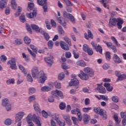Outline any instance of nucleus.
I'll list each match as a JSON object with an SVG mask.
<instances>
[{"label": "nucleus", "mask_w": 126, "mask_h": 126, "mask_svg": "<svg viewBox=\"0 0 126 126\" xmlns=\"http://www.w3.org/2000/svg\"><path fill=\"white\" fill-rule=\"evenodd\" d=\"M11 6L13 9H16V0H11Z\"/></svg>", "instance_id": "nucleus-36"}, {"label": "nucleus", "mask_w": 126, "mask_h": 126, "mask_svg": "<svg viewBox=\"0 0 126 126\" xmlns=\"http://www.w3.org/2000/svg\"><path fill=\"white\" fill-rule=\"evenodd\" d=\"M36 14H37V10L34 9L32 13L27 14V16L28 18H33L34 16H36Z\"/></svg>", "instance_id": "nucleus-29"}, {"label": "nucleus", "mask_w": 126, "mask_h": 126, "mask_svg": "<svg viewBox=\"0 0 126 126\" xmlns=\"http://www.w3.org/2000/svg\"><path fill=\"white\" fill-rule=\"evenodd\" d=\"M0 59L1 62H3V63L6 62V60H7L6 56H5V55H1L0 57Z\"/></svg>", "instance_id": "nucleus-60"}, {"label": "nucleus", "mask_w": 126, "mask_h": 126, "mask_svg": "<svg viewBox=\"0 0 126 126\" xmlns=\"http://www.w3.org/2000/svg\"><path fill=\"white\" fill-rule=\"evenodd\" d=\"M7 85H10V84H14L15 83V80L14 79H9L6 81Z\"/></svg>", "instance_id": "nucleus-39"}, {"label": "nucleus", "mask_w": 126, "mask_h": 126, "mask_svg": "<svg viewBox=\"0 0 126 126\" xmlns=\"http://www.w3.org/2000/svg\"><path fill=\"white\" fill-rule=\"evenodd\" d=\"M7 0H1L0 1V8H4L6 5Z\"/></svg>", "instance_id": "nucleus-31"}, {"label": "nucleus", "mask_w": 126, "mask_h": 126, "mask_svg": "<svg viewBox=\"0 0 126 126\" xmlns=\"http://www.w3.org/2000/svg\"><path fill=\"white\" fill-rule=\"evenodd\" d=\"M90 48H89V46L87 45V44H85L83 46V50L84 52H85L86 53Z\"/></svg>", "instance_id": "nucleus-43"}, {"label": "nucleus", "mask_w": 126, "mask_h": 126, "mask_svg": "<svg viewBox=\"0 0 126 126\" xmlns=\"http://www.w3.org/2000/svg\"><path fill=\"white\" fill-rule=\"evenodd\" d=\"M21 11H22V7L18 6L16 12V16H19L21 13Z\"/></svg>", "instance_id": "nucleus-42"}, {"label": "nucleus", "mask_w": 126, "mask_h": 126, "mask_svg": "<svg viewBox=\"0 0 126 126\" xmlns=\"http://www.w3.org/2000/svg\"><path fill=\"white\" fill-rule=\"evenodd\" d=\"M30 48H31V49H32V51H33L34 53H35V54H37V48H36V47H35L33 45H31Z\"/></svg>", "instance_id": "nucleus-61"}, {"label": "nucleus", "mask_w": 126, "mask_h": 126, "mask_svg": "<svg viewBox=\"0 0 126 126\" xmlns=\"http://www.w3.org/2000/svg\"><path fill=\"white\" fill-rule=\"evenodd\" d=\"M58 32L60 35H64V31L61 26H58Z\"/></svg>", "instance_id": "nucleus-34"}, {"label": "nucleus", "mask_w": 126, "mask_h": 126, "mask_svg": "<svg viewBox=\"0 0 126 126\" xmlns=\"http://www.w3.org/2000/svg\"><path fill=\"white\" fill-rule=\"evenodd\" d=\"M20 20H21V22H23V23H24V22L26 21L25 15H24V14H22L21 16L20 17Z\"/></svg>", "instance_id": "nucleus-51"}, {"label": "nucleus", "mask_w": 126, "mask_h": 126, "mask_svg": "<svg viewBox=\"0 0 126 126\" xmlns=\"http://www.w3.org/2000/svg\"><path fill=\"white\" fill-rule=\"evenodd\" d=\"M31 28L33 30H35L36 32H42L43 31L42 29L39 28V27L36 25H31Z\"/></svg>", "instance_id": "nucleus-24"}, {"label": "nucleus", "mask_w": 126, "mask_h": 126, "mask_svg": "<svg viewBox=\"0 0 126 126\" xmlns=\"http://www.w3.org/2000/svg\"><path fill=\"white\" fill-rule=\"evenodd\" d=\"M25 116V113L23 112H19L16 114L17 122H20L23 118V117Z\"/></svg>", "instance_id": "nucleus-14"}, {"label": "nucleus", "mask_w": 126, "mask_h": 126, "mask_svg": "<svg viewBox=\"0 0 126 126\" xmlns=\"http://www.w3.org/2000/svg\"><path fill=\"white\" fill-rule=\"evenodd\" d=\"M48 46L49 49H52L54 46V43L52 40H49L48 42Z\"/></svg>", "instance_id": "nucleus-53"}, {"label": "nucleus", "mask_w": 126, "mask_h": 126, "mask_svg": "<svg viewBox=\"0 0 126 126\" xmlns=\"http://www.w3.org/2000/svg\"><path fill=\"white\" fill-rule=\"evenodd\" d=\"M115 75L118 77L117 81H122V80H124V79H126V74H122L120 75V71H115Z\"/></svg>", "instance_id": "nucleus-10"}, {"label": "nucleus", "mask_w": 126, "mask_h": 126, "mask_svg": "<svg viewBox=\"0 0 126 126\" xmlns=\"http://www.w3.org/2000/svg\"><path fill=\"white\" fill-rule=\"evenodd\" d=\"M117 28L118 29H122L123 24H124V20L121 18H117Z\"/></svg>", "instance_id": "nucleus-16"}, {"label": "nucleus", "mask_w": 126, "mask_h": 126, "mask_svg": "<svg viewBox=\"0 0 126 126\" xmlns=\"http://www.w3.org/2000/svg\"><path fill=\"white\" fill-rule=\"evenodd\" d=\"M84 70L85 72H86V73H88L89 76H91V77H92L94 76V71H93V70L92 68L87 67L84 68Z\"/></svg>", "instance_id": "nucleus-12"}, {"label": "nucleus", "mask_w": 126, "mask_h": 126, "mask_svg": "<svg viewBox=\"0 0 126 126\" xmlns=\"http://www.w3.org/2000/svg\"><path fill=\"white\" fill-rule=\"evenodd\" d=\"M112 100L114 103H118L119 102V97L117 95H114L112 97Z\"/></svg>", "instance_id": "nucleus-47"}, {"label": "nucleus", "mask_w": 126, "mask_h": 126, "mask_svg": "<svg viewBox=\"0 0 126 126\" xmlns=\"http://www.w3.org/2000/svg\"><path fill=\"white\" fill-rule=\"evenodd\" d=\"M57 124L59 126H65V123L64 121L62 122L60 120L57 121Z\"/></svg>", "instance_id": "nucleus-56"}, {"label": "nucleus", "mask_w": 126, "mask_h": 126, "mask_svg": "<svg viewBox=\"0 0 126 126\" xmlns=\"http://www.w3.org/2000/svg\"><path fill=\"white\" fill-rule=\"evenodd\" d=\"M106 112L105 110L100 108L97 114L103 117V119H107V114H106Z\"/></svg>", "instance_id": "nucleus-20"}, {"label": "nucleus", "mask_w": 126, "mask_h": 126, "mask_svg": "<svg viewBox=\"0 0 126 126\" xmlns=\"http://www.w3.org/2000/svg\"><path fill=\"white\" fill-rule=\"evenodd\" d=\"M28 8L30 10H32L34 8V3L32 2L28 3Z\"/></svg>", "instance_id": "nucleus-54"}, {"label": "nucleus", "mask_w": 126, "mask_h": 126, "mask_svg": "<svg viewBox=\"0 0 126 126\" xmlns=\"http://www.w3.org/2000/svg\"><path fill=\"white\" fill-rule=\"evenodd\" d=\"M69 18L71 22H72L73 24H75V19L74 18V17L71 14L69 15Z\"/></svg>", "instance_id": "nucleus-46"}, {"label": "nucleus", "mask_w": 126, "mask_h": 126, "mask_svg": "<svg viewBox=\"0 0 126 126\" xmlns=\"http://www.w3.org/2000/svg\"><path fill=\"white\" fill-rule=\"evenodd\" d=\"M63 78H64V73L62 72L59 75L58 79H59V80H62L63 79Z\"/></svg>", "instance_id": "nucleus-58"}, {"label": "nucleus", "mask_w": 126, "mask_h": 126, "mask_svg": "<svg viewBox=\"0 0 126 126\" xmlns=\"http://www.w3.org/2000/svg\"><path fill=\"white\" fill-rule=\"evenodd\" d=\"M59 108L61 110H64L65 108V103L64 102L60 103Z\"/></svg>", "instance_id": "nucleus-48"}, {"label": "nucleus", "mask_w": 126, "mask_h": 126, "mask_svg": "<svg viewBox=\"0 0 126 126\" xmlns=\"http://www.w3.org/2000/svg\"><path fill=\"white\" fill-rule=\"evenodd\" d=\"M53 57H47L44 59L45 62L48 63L49 66H51L52 64H53Z\"/></svg>", "instance_id": "nucleus-21"}, {"label": "nucleus", "mask_w": 126, "mask_h": 126, "mask_svg": "<svg viewBox=\"0 0 126 126\" xmlns=\"http://www.w3.org/2000/svg\"><path fill=\"white\" fill-rule=\"evenodd\" d=\"M60 46L64 51H69V47H68V45L65 42L62 41H60Z\"/></svg>", "instance_id": "nucleus-15"}, {"label": "nucleus", "mask_w": 126, "mask_h": 126, "mask_svg": "<svg viewBox=\"0 0 126 126\" xmlns=\"http://www.w3.org/2000/svg\"><path fill=\"white\" fill-rule=\"evenodd\" d=\"M113 119L116 122V125H119L121 123V120L119 119L118 115L115 114L113 116Z\"/></svg>", "instance_id": "nucleus-33"}, {"label": "nucleus", "mask_w": 126, "mask_h": 126, "mask_svg": "<svg viewBox=\"0 0 126 126\" xmlns=\"http://www.w3.org/2000/svg\"><path fill=\"white\" fill-rule=\"evenodd\" d=\"M109 52H106L105 53V57L107 61L111 60V55Z\"/></svg>", "instance_id": "nucleus-52"}, {"label": "nucleus", "mask_w": 126, "mask_h": 126, "mask_svg": "<svg viewBox=\"0 0 126 126\" xmlns=\"http://www.w3.org/2000/svg\"><path fill=\"white\" fill-rule=\"evenodd\" d=\"M24 41L27 45H29L31 43V39L28 37V36H26L24 38Z\"/></svg>", "instance_id": "nucleus-40"}, {"label": "nucleus", "mask_w": 126, "mask_h": 126, "mask_svg": "<svg viewBox=\"0 0 126 126\" xmlns=\"http://www.w3.org/2000/svg\"><path fill=\"white\" fill-rule=\"evenodd\" d=\"M33 107L35 111L36 112H39V113L41 112V109H40V106L37 102L33 103Z\"/></svg>", "instance_id": "nucleus-30"}, {"label": "nucleus", "mask_w": 126, "mask_h": 126, "mask_svg": "<svg viewBox=\"0 0 126 126\" xmlns=\"http://www.w3.org/2000/svg\"><path fill=\"white\" fill-rule=\"evenodd\" d=\"M52 94L57 100H60V98L59 97H60V98H62V99L63 98V94L62 91L56 90L52 92Z\"/></svg>", "instance_id": "nucleus-6"}, {"label": "nucleus", "mask_w": 126, "mask_h": 126, "mask_svg": "<svg viewBox=\"0 0 126 126\" xmlns=\"http://www.w3.org/2000/svg\"><path fill=\"white\" fill-rule=\"evenodd\" d=\"M33 122L37 125V126H41V122L38 117H35L33 118Z\"/></svg>", "instance_id": "nucleus-38"}, {"label": "nucleus", "mask_w": 126, "mask_h": 126, "mask_svg": "<svg viewBox=\"0 0 126 126\" xmlns=\"http://www.w3.org/2000/svg\"><path fill=\"white\" fill-rule=\"evenodd\" d=\"M64 40L66 42V43H68V45H69V46H71V41H70V39H69L68 37L66 36L64 37Z\"/></svg>", "instance_id": "nucleus-45"}, {"label": "nucleus", "mask_w": 126, "mask_h": 126, "mask_svg": "<svg viewBox=\"0 0 126 126\" xmlns=\"http://www.w3.org/2000/svg\"><path fill=\"white\" fill-rule=\"evenodd\" d=\"M83 120L85 124L89 122V116L87 114H85L83 116Z\"/></svg>", "instance_id": "nucleus-37"}, {"label": "nucleus", "mask_w": 126, "mask_h": 126, "mask_svg": "<svg viewBox=\"0 0 126 126\" xmlns=\"http://www.w3.org/2000/svg\"><path fill=\"white\" fill-rule=\"evenodd\" d=\"M27 79L29 82H33V78H32V76L30 74H28L27 76Z\"/></svg>", "instance_id": "nucleus-49"}, {"label": "nucleus", "mask_w": 126, "mask_h": 126, "mask_svg": "<svg viewBox=\"0 0 126 126\" xmlns=\"http://www.w3.org/2000/svg\"><path fill=\"white\" fill-rule=\"evenodd\" d=\"M111 40H112L113 42L116 45L117 47H121V44H118V41L117 39H116L114 36H111Z\"/></svg>", "instance_id": "nucleus-41"}, {"label": "nucleus", "mask_w": 126, "mask_h": 126, "mask_svg": "<svg viewBox=\"0 0 126 126\" xmlns=\"http://www.w3.org/2000/svg\"><path fill=\"white\" fill-rule=\"evenodd\" d=\"M72 78L70 82L69 83L70 86H78L79 85V81L76 78V75L73 74L71 75Z\"/></svg>", "instance_id": "nucleus-3"}, {"label": "nucleus", "mask_w": 126, "mask_h": 126, "mask_svg": "<svg viewBox=\"0 0 126 126\" xmlns=\"http://www.w3.org/2000/svg\"><path fill=\"white\" fill-rule=\"evenodd\" d=\"M63 118L65 121L67 125H68V126H71L72 125V123L70 121V117H69L68 114L63 115Z\"/></svg>", "instance_id": "nucleus-13"}, {"label": "nucleus", "mask_w": 126, "mask_h": 126, "mask_svg": "<svg viewBox=\"0 0 126 126\" xmlns=\"http://www.w3.org/2000/svg\"><path fill=\"white\" fill-rule=\"evenodd\" d=\"M50 90H51V88L48 86H44L41 89V91L43 92H48V91H50Z\"/></svg>", "instance_id": "nucleus-35"}, {"label": "nucleus", "mask_w": 126, "mask_h": 126, "mask_svg": "<svg viewBox=\"0 0 126 126\" xmlns=\"http://www.w3.org/2000/svg\"><path fill=\"white\" fill-rule=\"evenodd\" d=\"M71 114L73 115H77L79 122H81L82 120V116H81V112H80V109L79 108L73 109L71 110Z\"/></svg>", "instance_id": "nucleus-7"}, {"label": "nucleus", "mask_w": 126, "mask_h": 126, "mask_svg": "<svg viewBox=\"0 0 126 126\" xmlns=\"http://www.w3.org/2000/svg\"><path fill=\"white\" fill-rule=\"evenodd\" d=\"M104 87H105V88H106V90H107V91H109V92L113 91V89H114V88L111 86V85L109 83H104Z\"/></svg>", "instance_id": "nucleus-27"}, {"label": "nucleus", "mask_w": 126, "mask_h": 126, "mask_svg": "<svg viewBox=\"0 0 126 126\" xmlns=\"http://www.w3.org/2000/svg\"><path fill=\"white\" fill-rule=\"evenodd\" d=\"M104 87H105V88H106V90H107V91H109V92L113 91V89H114V88L111 86V85L109 83H104Z\"/></svg>", "instance_id": "nucleus-26"}, {"label": "nucleus", "mask_w": 126, "mask_h": 126, "mask_svg": "<svg viewBox=\"0 0 126 126\" xmlns=\"http://www.w3.org/2000/svg\"><path fill=\"white\" fill-rule=\"evenodd\" d=\"M19 68L20 69V70H21V71L23 72V73H24L25 74H27V72H26L25 68H24L23 66H22V65H19Z\"/></svg>", "instance_id": "nucleus-44"}, {"label": "nucleus", "mask_w": 126, "mask_h": 126, "mask_svg": "<svg viewBox=\"0 0 126 126\" xmlns=\"http://www.w3.org/2000/svg\"><path fill=\"white\" fill-rule=\"evenodd\" d=\"M100 97L101 98V99H102V100H104V101H108V100H109L108 96L107 95H100Z\"/></svg>", "instance_id": "nucleus-62"}, {"label": "nucleus", "mask_w": 126, "mask_h": 126, "mask_svg": "<svg viewBox=\"0 0 126 126\" xmlns=\"http://www.w3.org/2000/svg\"><path fill=\"white\" fill-rule=\"evenodd\" d=\"M72 120L73 121V123L74 125V126H79L76 123V122H77V118L72 117L71 118Z\"/></svg>", "instance_id": "nucleus-57"}, {"label": "nucleus", "mask_w": 126, "mask_h": 126, "mask_svg": "<svg viewBox=\"0 0 126 126\" xmlns=\"http://www.w3.org/2000/svg\"><path fill=\"white\" fill-rule=\"evenodd\" d=\"M90 110H91V107H84L82 109V111L84 113H88Z\"/></svg>", "instance_id": "nucleus-59"}, {"label": "nucleus", "mask_w": 126, "mask_h": 126, "mask_svg": "<svg viewBox=\"0 0 126 126\" xmlns=\"http://www.w3.org/2000/svg\"><path fill=\"white\" fill-rule=\"evenodd\" d=\"M32 119V115H31V114H29L28 116L27 117V122L28 124H29V126H34V124L31 122Z\"/></svg>", "instance_id": "nucleus-19"}, {"label": "nucleus", "mask_w": 126, "mask_h": 126, "mask_svg": "<svg viewBox=\"0 0 126 126\" xmlns=\"http://www.w3.org/2000/svg\"><path fill=\"white\" fill-rule=\"evenodd\" d=\"M104 87H105V88H106V90H107V91H109V92L113 91V89H114V88L111 86V85L109 83H104Z\"/></svg>", "instance_id": "nucleus-28"}, {"label": "nucleus", "mask_w": 126, "mask_h": 126, "mask_svg": "<svg viewBox=\"0 0 126 126\" xmlns=\"http://www.w3.org/2000/svg\"><path fill=\"white\" fill-rule=\"evenodd\" d=\"M78 76L81 79H82V80H88L89 79V76H88V75H87L86 73H85L82 71H81V73L78 75Z\"/></svg>", "instance_id": "nucleus-11"}, {"label": "nucleus", "mask_w": 126, "mask_h": 126, "mask_svg": "<svg viewBox=\"0 0 126 126\" xmlns=\"http://www.w3.org/2000/svg\"><path fill=\"white\" fill-rule=\"evenodd\" d=\"M88 35H87V33H86L84 34L85 38L87 39V40H88L90 38L91 39H93V34H92V32H91V30H88Z\"/></svg>", "instance_id": "nucleus-22"}, {"label": "nucleus", "mask_w": 126, "mask_h": 126, "mask_svg": "<svg viewBox=\"0 0 126 126\" xmlns=\"http://www.w3.org/2000/svg\"><path fill=\"white\" fill-rule=\"evenodd\" d=\"M42 115L44 118H48V113L46 112L45 110H42Z\"/></svg>", "instance_id": "nucleus-63"}, {"label": "nucleus", "mask_w": 126, "mask_h": 126, "mask_svg": "<svg viewBox=\"0 0 126 126\" xmlns=\"http://www.w3.org/2000/svg\"><path fill=\"white\" fill-rule=\"evenodd\" d=\"M76 64L77 65L83 67L86 66V63L83 60H79V61L77 62Z\"/></svg>", "instance_id": "nucleus-32"}, {"label": "nucleus", "mask_w": 126, "mask_h": 126, "mask_svg": "<svg viewBox=\"0 0 126 126\" xmlns=\"http://www.w3.org/2000/svg\"><path fill=\"white\" fill-rule=\"evenodd\" d=\"M26 29L28 32H30L31 34H32V29H31L30 25H29L28 24H26Z\"/></svg>", "instance_id": "nucleus-55"}, {"label": "nucleus", "mask_w": 126, "mask_h": 126, "mask_svg": "<svg viewBox=\"0 0 126 126\" xmlns=\"http://www.w3.org/2000/svg\"><path fill=\"white\" fill-rule=\"evenodd\" d=\"M2 106L4 107L7 111L11 110V104H10L9 101L7 98H4L2 100Z\"/></svg>", "instance_id": "nucleus-2"}, {"label": "nucleus", "mask_w": 126, "mask_h": 126, "mask_svg": "<svg viewBox=\"0 0 126 126\" xmlns=\"http://www.w3.org/2000/svg\"><path fill=\"white\" fill-rule=\"evenodd\" d=\"M32 75L33 78H37V77H39V75L40 76V79L39 80V83H44L45 81H46V79H47V76L44 73L43 71H41L39 72V70L38 69V67L36 66H34L32 69Z\"/></svg>", "instance_id": "nucleus-1"}, {"label": "nucleus", "mask_w": 126, "mask_h": 126, "mask_svg": "<svg viewBox=\"0 0 126 126\" xmlns=\"http://www.w3.org/2000/svg\"><path fill=\"white\" fill-rule=\"evenodd\" d=\"M37 3L39 5L43 6L44 12L48 11V5H47V0H37Z\"/></svg>", "instance_id": "nucleus-5"}, {"label": "nucleus", "mask_w": 126, "mask_h": 126, "mask_svg": "<svg viewBox=\"0 0 126 126\" xmlns=\"http://www.w3.org/2000/svg\"><path fill=\"white\" fill-rule=\"evenodd\" d=\"M62 19L63 18L62 17H59V18H58L57 20L59 23L62 25V26L64 27V28H66V22H65V21H64L63 22Z\"/></svg>", "instance_id": "nucleus-23"}, {"label": "nucleus", "mask_w": 126, "mask_h": 126, "mask_svg": "<svg viewBox=\"0 0 126 126\" xmlns=\"http://www.w3.org/2000/svg\"><path fill=\"white\" fill-rule=\"evenodd\" d=\"M91 45L93 48H94V50L96 51V52L99 53V54H103V49L100 45H97V43H95L94 41L91 42Z\"/></svg>", "instance_id": "nucleus-4"}, {"label": "nucleus", "mask_w": 126, "mask_h": 126, "mask_svg": "<svg viewBox=\"0 0 126 126\" xmlns=\"http://www.w3.org/2000/svg\"><path fill=\"white\" fill-rule=\"evenodd\" d=\"M8 65L10 64V68L11 69H16V60L15 58H12L11 60L7 62Z\"/></svg>", "instance_id": "nucleus-8"}, {"label": "nucleus", "mask_w": 126, "mask_h": 126, "mask_svg": "<svg viewBox=\"0 0 126 126\" xmlns=\"http://www.w3.org/2000/svg\"><path fill=\"white\" fill-rule=\"evenodd\" d=\"M97 88L96 89L98 91V92L99 93H101V94H106V89L102 87L101 85H99V84H97Z\"/></svg>", "instance_id": "nucleus-17"}, {"label": "nucleus", "mask_w": 126, "mask_h": 126, "mask_svg": "<svg viewBox=\"0 0 126 126\" xmlns=\"http://www.w3.org/2000/svg\"><path fill=\"white\" fill-rule=\"evenodd\" d=\"M113 61L115 63H121L122 61L121 60V58L118 56V55L115 54L113 55Z\"/></svg>", "instance_id": "nucleus-18"}, {"label": "nucleus", "mask_w": 126, "mask_h": 126, "mask_svg": "<svg viewBox=\"0 0 126 126\" xmlns=\"http://www.w3.org/2000/svg\"><path fill=\"white\" fill-rule=\"evenodd\" d=\"M120 115L122 119H126V112H121Z\"/></svg>", "instance_id": "nucleus-64"}, {"label": "nucleus", "mask_w": 126, "mask_h": 126, "mask_svg": "<svg viewBox=\"0 0 126 126\" xmlns=\"http://www.w3.org/2000/svg\"><path fill=\"white\" fill-rule=\"evenodd\" d=\"M12 120H11V119L10 118H7L4 121V125H5V126H11V125H12Z\"/></svg>", "instance_id": "nucleus-25"}, {"label": "nucleus", "mask_w": 126, "mask_h": 126, "mask_svg": "<svg viewBox=\"0 0 126 126\" xmlns=\"http://www.w3.org/2000/svg\"><path fill=\"white\" fill-rule=\"evenodd\" d=\"M117 21L118 19L110 18L108 23L109 27H115V26H116V24H117Z\"/></svg>", "instance_id": "nucleus-9"}, {"label": "nucleus", "mask_w": 126, "mask_h": 126, "mask_svg": "<svg viewBox=\"0 0 126 126\" xmlns=\"http://www.w3.org/2000/svg\"><path fill=\"white\" fill-rule=\"evenodd\" d=\"M52 117L53 120L56 121L57 123H58V121H60V120H59V114H54L53 115H52Z\"/></svg>", "instance_id": "nucleus-50"}]
</instances>
